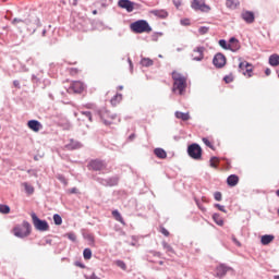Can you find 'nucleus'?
<instances>
[{
    "mask_svg": "<svg viewBox=\"0 0 279 279\" xmlns=\"http://www.w3.org/2000/svg\"><path fill=\"white\" fill-rule=\"evenodd\" d=\"M130 28L134 34H149L151 32V26L146 20H137L131 23Z\"/></svg>",
    "mask_w": 279,
    "mask_h": 279,
    "instance_id": "f257e3e1",
    "label": "nucleus"
},
{
    "mask_svg": "<svg viewBox=\"0 0 279 279\" xmlns=\"http://www.w3.org/2000/svg\"><path fill=\"white\" fill-rule=\"evenodd\" d=\"M13 234L17 236V239L29 236V234H32V225L28 221H23L22 227H14Z\"/></svg>",
    "mask_w": 279,
    "mask_h": 279,
    "instance_id": "f03ea898",
    "label": "nucleus"
},
{
    "mask_svg": "<svg viewBox=\"0 0 279 279\" xmlns=\"http://www.w3.org/2000/svg\"><path fill=\"white\" fill-rule=\"evenodd\" d=\"M202 146L197 143L187 146V156L193 160H202Z\"/></svg>",
    "mask_w": 279,
    "mask_h": 279,
    "instance_id": "7ed1b4c3",
    "label": "nucleus"
},
{
    "mask_svg": "<svg viewBox=\"0 0 279 279\" xmlns=\"http://www.w3.org/2000/svg\"><path fill=\"white\" fill-rule=\"evenodd\" d=\"M32 219H33V226L39 231V232H47V230H49V222H47V220H43L40 218H38V216L33 213L31 215Z\"/></svg>",
    "mask_w": 279,
    "mask_h": 279,
    "instance_id": "20e7f679",
    "label": "nucleus"
},
{
    "mask_svg": "<svg viewBox=\"0 0 279 279\" xmlns=\"http://www.w3.org/2000/svg\"><path fill=\"white\" fill-rule=\"evenodd\" d=\"M191 8L195 12H205L206 14L210 12V5L206 4V0H193Z\"/></svg>",
    "mask_w": 279,
    "mask_h": 279,
    "instance_id": "39448f33",
    "label": "nucleus"
},
{
    "mask_svg": "<svg viewBox=\"0 0 279 279\" xmlns=\"http://www.w3.org/2000/svg\"><path fill=\"white\" fill-rule=\"evenodd\" d=\"M172 80L174 81L172 90H179V95H182L186 89V78L175 77V74H173Z\"/></svg>",
    "mask_w": 279,
    "mask_h": 279,
    "instance_id": "423d86ee",
    "label": "nucleus"
},
{
    "mask_svg": "<svg viewBox=\"0 0 279 279\" xmlns=\"http://www.w3.org/2000/svg\"><path fill=\"white\" fill-rule=\"evenodd\" d=\"M98 116L100 117V119H101L102 123H105V125H110L112 123V122L108 121V119H111V121H114V119H117L116 113H111L106 108L98 110Z\"/></svg>",
    "mask_w": 279,
    "mask_h": 279,
    "instance_id": "0eeeda50",
    "label": "nucleus"
},
{
    "mask_svg": "<svg viewBox=\"0 0 279 279\" xmlns=\"http://www.w3.org/2000/svg\"><path fill=\"white\" fill-rule=\"evenodd\" d=\"M213 64L216 69H223L226 66V56L221 52L215 54Z\"/></svg>",
    "mask_w": 279,
    "mask_h": 279,
    "instance_id": "6e6552de",
    "label": "nucleus"
},
{
    "mask_svg": "<svg viewBox=\"0 0 279 279\" xmlns=\"http://www.w3.org/2000/svg\"><path fill=\"white\" fill-rule=\"evenodd\" d=\"M84 88H86L84 83L80 81H74L69 87L68 93H76L80 95L81 93H84Z\"/></svg>",
    "mask_w": 279,
    "mask_h": 279,
    "instance_id": "1a4fd4ad",
    "label": "nucleus"
},
{
    "mask_svg": "<svg viewBox=\"0 0 279 279\" xmlns=\"http://www.w3.org/2000/svg\"><path fill=\"white\" fill-rule=\"evenodd\" d=\"M97 182L102 186H117V184H119V177H111L109 179L98 178Z\"/></svg>",
    "mask_w": 279,
    "mask_h": 279,
    "instance_id": "9d476101",
    "label": "nucleus"
},
{
    "mask_svg": "<svg viewBox=\"0 0 279 279\" xmlns=\"http://www.w3.org/2000/svg\"><path fill=\"white\" fill-rule=\"evenodd\" d=\"M89 167L93 171H104V169H106V162L95 159L89 162Z\"/></svg>",
    "mask_w": 279,
    "mask_h": 279,
    "instance_id": "9b49d317",
    "label": "nucleus"
},
{
    "mask_svg": "<svg viewBox=\"0 0 279 279\" xmlns=\"http://www.w3.org/2000/svg\"><path fill=\"white\" fill-rule=\"evenodd\" d=\"M239 49H241V44L239 43V39H236L235 37H231L229 39L228 50L232 51L234 53V52L239 51Z\"/></svg>",
    "mask_w": 279,
    "mask_h": 279,
    "instance_id": "f8f14e48",
    "label": "nucleus"
},
{
    "mask_svg": "<svg viewBox=\"0 0 279 279\" xmlns=\"http://www.w3.org/2000/svg\"><path fill=\"white\" fill-rule=\"evenodd\" d=\"M27 126L33 132H40V130H43V124L38 120H29Z\"/></svg>",
    "mask_w": 279,
    "mask_h": 279,
    "instance_id": "ddd939ff",
    "label": "nucleus"
},
{
    "mask_svg": "<svg viewBox=\"0 0 279 279\" xmlns=\"http://www.w3.org/2000/svg\"><path fill=\"white\" fill-rule=\"evenodd\" d=\"M204 47H197L196 49H194V53L198 54H192V58L195 62H202L204 60Z\"/></svg>",
    "mask_w": 279,
    "mask_h": 279,
    "instance_id": "4468645a",
    "label": "nucleus"
},
{
    "mask_svg": "<svg viewBox=\"0 0 279 279\" xmlns=\"http://www.w3.org/2000/svg\"><path fill=\"white\" fill-rule=\"evenodd\" d=\"M132 0H119L118 1V5L122 9V10H126V12H132Z\"/></svg>",
    "mask_w": 279,
    "mask_h": 279,
    "instance_id": "2eb2a0df",
    "label": "nucleus"
},
{
    "mask_svg": "<svg viewBox=\"0 0 279 279\" xmlns=\"http://www.w3.org/2000/svg\"><path fill=\"white\" fill-rule=\"evenodd\" d=\"M241 17L243 19V21H245V23H254L255 16H254V12L252 11H245L241 14Z\"/></svg>",
    "mask_w": 279,
    "mask_h": 279,
    "instance_id": "dca6fc26",
    "label": "nucleus"
},
{
    "mask_svg": "<svg viewBox=\"0 0 279 279\" xmlns=\"http://www.w3.org/2000/svg\"><path fill=\"white\" fill-rule=\"evenodd\" d=\"M227 184H228V186H236V184H239V175L230 174L227 178Z\"/></svg>",
    "mask_w": 279,
    "mask_h": 279,
    "instance_id": "f3484780",
    "label": "nucleus"
},
{
    "mask_svg": "<svg viewBox=\"0 0 279 279\" xmlns=\"http://www.w3.org/2000/svg\"><path fill=\"white\" fill-rule=\"evenodd\" d=\"M150 14H154V16H158V19H167L169 16V13L166 10H151Z\"/></svg>",
    "mask_w": 279,
    "mask_h": 279,
    "instance_id": "a211bd4d",
    "label": "nucleus"
},
{
    "mask_svg": "<svg viewBox=\"0 0 279 279\" xmlns=\"http://www.w3.org/2000/svg\"><path fill=\"white\" fill-rule=\"evenodd\" d=\"M230 267L221 264L218 268H217V275L220 276L221 278H223V276H226V274H228V271H230Z\"/></svg>",
    "mask_w": 279,
    "mask_h": 279,
    "instance_id": "6ab92c4d",
    "label": "nucleus"
},
{
    "mask_svg": "<svg viewBox=\"0 0 279 279\" xmlns=\"http://www.w3.org/2000/svg\"><path fill=\"white\" fill-rule=\"evenodd\" d=\"M240 71H244L246 69V73H252V64L247 61H241L239 63Z\"/></svg>",
    "mask_w": 279,
    "mask_h": 279,
    "instance_id": "aec40b11",
    "label": "nucleus"
},
{
    "mask_svg": "<svg viewBox=\"0 0 279 279\" xmlns=\"http://www.w3.org/2000/svg\"><path fill=\"white\" fill-rule=\"evenodd\" d=\"M66 149H81L82 143L71 140L70 143L65 146Z\"/></svg>",
    "mask_w": 279,
    "mask_h": 279,
    "instance_id": "412c9836",
    "label": "nucleus"
},
{
    "mask_svg": "<svg viewBox=\"0 0 279 279\" xmlns=\"http://www.w3.org/2000/svg\"><path fill=\"white\" fill-rule=\"evenodd\" d=\"M154 154L155 156H157V158H160L161 160H165V158H167V151L162 148H155Z\"/></svg>",
    "mask_w": 279,
    "mask_h": 279,
    "instance_id": "4be33fe9",
    "label": "nucleus"
},
{
    "mask_svg": "<svg viewBox=\"0 0 279 279\" xmlns=\"http://www.w3.org/2000/svg\"><path fill=\"white\" fill-rule=\"evenodd\" d=\"M271 241H274V235L271 234H265L262 236V245H269V243H271Z\"/></svg>",
    "mask_w": 279,
    "mask_h": 279,
    "instance_id": "5701e85b",
    "label": "nucleus"
},
{
    "mask_svg": "<svg viewBox=\"0 0 279 279\" xmlns=\"http://www.w3.org/2000/svg\"><path fill=\"white\" fill-rule=\"evenodd\" d=\"M226 5L230 10H236V8H239V0H227Z\"/></svg>",
    "mask_w": 279,
    "mask_h": 279,
    "instance_id": "b1692460",
    "label": "nucleus"
},
{
    "mask_svg": "<svg viewBox=\"0 0 279 279\" xmlns=\"http://www.w3.org/2000/svg\"><path fill=\"white\" fill-rule=\"evenodd\" d=\"M269 64H270V66H278L279 65V56L278 54H271L269 57Z\"/></svg>",
    "mask_w": 279,
    "mask_h": 279,
    "instance_id": "393cba45",
    "label": "nucleus"
},
{
    "mask_svg": "<svg viewBox=\"0 0 279 279\" xmlns=\"http://www.w3.org/2000/svg\"><path fill=\"white\" fill-rule=\"evenodd\" d=\"M175 117L177 119H181V121H189V119H191V116L189 113H184L182 111H177Z\"/></svg>",
    "mask_w": 279,
    "mask_h": 279,
    "instance_id": "a878e982",
    "label": "nucleus"
},
{
    "mask_svg": "<svg viewBox=\"0 0 279 279\" xmlns=\"http://www.w3.org/2000/svg\"><path fill=\"white\" fill-rule=\"evenodd\" d=\"M22 186H24L25 193H27V195H34V186H32V184L24 182Z\"/></svg>",
    "mask_w": 279,
    "mask_h": 279,
    "instance_id": "bb28decb",
    "label": "nucleus"
},
{
    "mask_svg": "<svg viewBox=\"0 0 279 279\" xmlns=\"http://www.w3.org/2000/svg\"><path fill=\"white\" fill-rule=\"evenodd\" d=\"M141 64L142 66H146V68L154 66V60L149 58H142Z\"/></svg>",
    "mask_w": 279,
    "mask_h": 279,
    "instance_id": "cd10ccee",
    "label": "nucleus"
},
{
    "mask_svg": "<svg viewBox=\"0 0 279 279\" xmlns=\"http://www.w3.org/2000/svg\"><path fill=\"white\" fill-rule=\"evenodd\" d=\"M213 220L215 223H217V226H223V218L219 214H214Z\"/></svg>",
    "mask_w": 279,
    "mask_h": 279,
    "instance_id": "c85d7f7f",
    "label": "nucleus"
},
{
    "mask_svg": "<svg viewBox=\"0 0 279 279\" xmlns=\"http://www.w3.org/2000/svg\"><path fill=\"white\" fill-rule=\"evenodd\" d=\"M83 257L85 260H90V258H93V251L90 248H85L83 251Z\"/></svg>",
    "mask_w": 279,
    "mask_h": 279,
    "instance_id": "c756f323",
    "label": "nucleus"
},
{
    "mask_svg": "<svg viewBox=\"0 0 279 279\" xmlns=\"http://www.w3.org/2000/svg\"><path fill=\"white\" fill-rule=\"evenodd\" d=\"M121 99H123V95L117 94L114 97L111 98V105L117 106Z\"/></svg>",
    "mask_w": 279,
    "mask_h": 279,
    "instance_id": "7c9ffc66",
    "label": "nucleus"
},
{
    "mask_svg": "<svg viewBox=\"0 0 279 279\" xmlns=\"http://www.w3.org/2000/svg\"><path fill=\"white\" fill-rule=\"evenodd\" d=\"M53 222L56 226H62V216L54 214L53 215Z\"/></svg>",
    "mask_w": 279,
    "mask_h": 279,
    "instance_id": "2f4dec72",
    "label": "nucleus"
},
{
    "mask_svg": "<svg viewBox=\"0 0 279 279\" xmlns=\"http://www.w3.org/2000/svg\"><path fill=\"white\" fill-rule=\"evenodd\" d=\"M112 216L117 221H120V223H123V217L121 216V213H119V210H113Z\"/></svg>",
    "mask_w": 279,
    "mask_h": 279,
    "instance_id": "473e14b6",
    "label": "nucleus"
},
{
    "mask_svg": "<svg viewBox=\"0 0 279 279\" xmlns=\"http://www.w3.org/2000/svg\"><path fill=\"white\" fill-rule=\"evenodd\" d=\"M210 167H213L214 169H217L218 165H219V158L217 157H211L210 160Z\"/></svg>",
    "mask_w": 279,
    "mask_h": 279,
    "instance_id": "72a5a7b5",
    "label": "nucleus"
},
{
    "mask_svg": "<svg viewBox=\"0 0 279 279\" xmlns=\"http://www.w3.org/2000/svg\"><path fill=\"white\" fill-rule=\"evenodd\" d=\"M116 265L117 267H120V269H123V271H125V269H128V265H125V262L118 259L116 260Z\"/></svg>",
    "mask_w": 279,
    "mask_h": 279,
    "instance_id": "f704fd0d",
    "label": "nucleus"
},
{
    "mask_svg": "<svg viewBox=\"0 0 279 279\" xmlns=\"http://www.w3.org/2000/svg\"><path fill=\"white\" fill-rule=\"evenodd\" d=\"M0 213H1L2 215H9V213H10V206H8V205H0Z\"/></svg>",
    "mask_w": 279,
    "mask_h": 279,
    "instance_id": "c9c22d12",
    "label": "nucleus"
},
{
    "mask_svg": "<svg viewBox=\"0 0 279 279\" xmlns=\"http://www.w3.org/2000/svg\"><path fill=\"white\" fill-rule=\"evenodd\" d=\"M162 247L163 250H166V252H169L170 254H173V247L171 245H169V243L167 242H162Z\"/></svg>",
    "mask_w": 279,
    "mask_h": 279,
    "instance_id": "e433bc0d",
    "label": "nucleus"
},
{
    "mask_svg": "<svg viewBox=\"0 0 279 279\" xmlns=\"http://www.w3.org/2000/svg\"><path fill=\"white\" fill-rule=\"evenodd\" d=\"M81 116L85 117L86 119H88V121L93 122V113H90V111H82Z\"/></svg>",
    "mask_w": 279,
    "mask_h": 279,
    "instance_id": "4c0bfd02",
    "label": "nucleus"
},
{
    "mask_svg": "<svg viewBox=\"0 0 279 279\" xmlns=\"http://www.w3.org/2000/svg\"><path fill=\"white\" fill-rule=\"evenodd\" d=\"M218 44H219V46H220L222 49L228 50L229 44H228V41H226V39H220V40L218 41Z\"/></svg>",
    "mask_w": 279,
    "mask_h": 279,
    "instance_id": "58836bf2",
    "label": "nucleus"
},
{
    "mask_svg": "<svg viewBox=\"0 0 279 279\" xmlns=\"http://www.w3.org/2000/svg\"><path fill=\"white\" fill-rule=\"evenodd\" d=\"M209 29H210V28L207 27V26H202V27L198 28V32H199V34H201L202 36H204V34H208Z\"/></svg>",
    "mask_w": 279,
    "mask_h": 279,
    "instance_id": "ea45409f",
    "label": "nucleus"
},
{
    "mask_svg": "<svg viewBox=\"0 0 279 279\" xmlns=\"http://www.w3.org/2000/svg\"><path fill=\"white\" fill-rule=\"evenodd\" d=\"M143 9V4L141 3H136V2H132V12H134V10H142Z\"/></svg>",
    "mask_w": 279,
    "mask_h": 279,
    "instance_id": "a19ab883",
    "label": "nucleus"
},
{
    "mask_svg": "<svg viewBox=\"0 0 279 279\" xmlns=\"http://www.w3.org/2000/svg\"><path fill=\"white\" fill-rule=\"evenodd\" d=\"M11 23L12 25H16L17 23H27V20L14 17Z\"/></svg>",
    "mask_w": 279,
    "mask_h": 279,
    "instance_id": "79ce46f5",
    "label": "nucleus"
},
{
    "mask_svg": "<svg viewBox=\"0 0 279 279\" xmlns=\"http://www.w3.org/2000/svg\"><path fill=\"white\" fill-rule=\"evenodd\" d=\"M65 236H68V239L73 242H75L77 239V236L73 232L66 233Z\"/></svg>",
    "mask_w": 279,
    "mask_h": 279,
    "instance_id": "37998d69",
    "label": "nucleus"
},
{
    "mask_svg": "<svg viewBox=\"0 0 279 279\" xmlns=\"http://www.w3.org/2000/svg\"><path fill=\"white\" fill-rule=\"evenodd\" d=\"M214 197H215L216 202H221V199H222L221 192H215Z\"/></svg>",
    "mask_w": 279,
    "mask_h": 279,
    "instance_id": "c03bdc74",
    "label": "nucleus"
},
{
    "mask_svg": "<svg viewBox=\"0 0 279 279\" xmlns=\"http://www.w3.org/2000/svg\"><path fill=\"white\" fill-rule=\"evenodd\" d=\"M203 143L206 145V147H209L210 149H213V144L208 138L203 137Z\"/></svg>",
    "mask_w": 279,
    "mask_h": 279,
    "instance_id": "a18cd8bd",
    "label": "nucleus"
},
{
    "mask_svg": "<svg viewBox=\"0 0 279 279\" xmlns=\"http://www.w3.org/2000/svg\"><path fill=\"white\" fill-rule=\"evenodd\" d=\"M214 206H215V208H218V210H220L221 213H227L226 207L223 205L215 204Z\"/></svg>",
    "mask_w": 279,
    "mask_h": 279,
    "instance_id": "49530a36",
    "label": "nucleus"
},
{
    "mask_svg": "<svg viewBox=\"0 0 279 279\" xmlns=\"http://www.w3.org/2000/svg\"><path fill=\"white\" fill-rule=\"evenodd\" d=\"M232 76H230V75H226L225 77H223V82H226V84H230L231 82H232Z\"/></svg>",
    "mask_w": 279,
    "mask_h": 279,
    "instance_id": "de8ad7c7",
    "label": "nucleus"
},
{
    "mask_svg": "<svg viewBox=\"0 0 279 279\" xmlns=\"http://www.w3.org/2000/svg\"><path fill=\"white\" fill-rule=\"evenodd\" d=\"M181 25H191V21L189 19L181 20Z\"/></svg>",
    "mask_w": 279,
    "mask_h": 279,
    "instance_id": "09e8293b",
    "label": "nucleus"
},
{
    "mask_svg": "<svg viewBox=\"0 0 279 279\" xmlns=\"http://www.w3.org/2000/svg\"><path fill=\"white\" fill-rule=\"evenodd\" d=\"M173 5H175V8H180V5H182V1L181 0H172Z\"/></svg>",
    "mask_w": 279,
    "mask_h": 279,
    "instance_id": "8fccbe9b",
    "label": "nucleus"
},
{
    "mask_svg": "<svg viewBox=\"0 0 279 279\" xmlns=\"http://www.w3.org/2000/svg\"><path fill=\"white\" fill-rule=\"evenodd\" d=\"M160 232L163 236H169V231L166 228H161Z\"/></svg>",
    "mask_w": 279,
    "mask_h": 279,
    "instance_id": "3c124183",
    "label": "nucleus"
},
{
    "mask_svg": "<svg viewBox=\"0 0 279 279\" xmlns=\"http://www.w3.org/2000/svg\"><path fill=\"white\" fill-rule=\"evenodd\" d=\"M76 267H81V269H86V265L82 264L81 262L75 263Z\"/></svg>",
    "mask_w": 279,
    "mask_h": 279,
    "instance_id": "603ef678",
    "label": "nucleus"
},
{
    "mask_svg": "<svg viewBox=\"0 0 279 279\" xmlns=\"http://www.w3.org/2000/svg\"><path fill=\"white\" fill-rule=\"evenodd\" d=\"M59 180L62 182V184H68L66 179L63 175H60Z\"/></svg>",
    "mask_w": 279,
    "mask_h": 279,
    "instance_id": "864d4df0",
    "label": "nucleus"
},
{
    "mask_svg": "<svg viewBox=\"0 0 279 279\" xmlns=\"http://www.w3.org/2000/svg\"><path fill=\"white\" fill-rule=\"evenodd\" d=\"M233 242L235 243V245H238V247H241V242H239V240H236V238H233Z\"/></svg>",
    "mask_w": 279,
    "mask_h": 279,
    "instance_id": "5fc2aeb1",
    "label": "nucleus"
},
{
    "mask_svg": "<svg viewBox=\"0 0 279 279\" xmlns=\"http://www.w3.org/2000/svg\"><path fill=\"white\" fill-rule=\"evenodd\" d=\"M13 86H15V88H20L21 83H19V81H14V82H13Z\"/></svg>",
    "mask_w": 279,
    "mask_h": 279,
    "instance_id": "6e6d98bb",
    "label": "nucleus"
},
{
    "mask_svg": "<svg viewBox=\"0 0 279 279\" xmlns=\"http://www.w3.org/2000/svg\"><path fill=\"white\" fill-rule=\"evenodd\" d=\"M154 256H157L158 258H161L162 253H161V252H155V253H154Z\"/></svg>",
    "mask_w": 279,
    "mask_h": 279,
    "instance_id": "4d7b16f0",
    "label": "nucleus"
},
{
    "mask_svg": "<svg viewBox=\"0 0 279 279\" xmlns=\"http://www.w3.org/2000/svg\"><path fill=\"white\" fill-rule=\"evenodd\" d=\"M265 74H266V75H271V69L267 68V69L265 70Z\"/></svg>",
    "mask_w": 279,
    "mask_h": 279,
    "instance_id": "13d9d810",
    "label": "nucleus"
},
{
    "mask_svg": "<svg viewBox=\"0 0 279 279\" xmlns=\"http://www.w3.org/2000/svg\"><path fill=\"white\" fill-rule=\"evenodd\" d=\"M135 138H136V134H134V133L129 136V141H133Z\"/></svg>",
    "mask_w": 279,
    "mask_h": 279,
    "instance_id": "bf43d9fd",
    "label": "nucleus"
},
{
    "mask_svg": "<svg viewBox=\"0 0 279 279\" xmlns=\"http://www.w3.org/2000/svg\"><path fill=\"white\" fill-rule=\"evenodd\" d=\"M70 193H72V194L77 193V189H76V187H72V189L70 190Z\"/></svg>",
    "mask_w": 279,
    "mask_h": 279,
    "instance_id": "052dcab7",
    "label": "nucleus"
},
{
    "mask_svg": "<svg viewBox=\"0 0 279 279\" xmlns=\"http://www.w3.org/2000/svg\"><path fill=\"white\" fill-rule=\"evenodd\" d=\"M128 62H129V64H130V68L133 69L134 65L132 64V59L129 58V59H128Z\"/></svg>",
    "mask_w": 279,
    "mask_h": 279,
    "instance_id": "680f3d73",
    "label": "nucleus"
},
{
    "mask_svg": "<svg viewBox=\"0 0 279 279\" xmlns=\"http://www.w3.org/2000/svg\"><path fill=\"white\" fill-rule=\"evenodd\" d=\"M196 204H197L198 208H201V210H205V209L203 208V206L199 205V201H196Z\"/></svg>",
    "mask_w": 279,
    "mask_h": 279,
    "instance_id": "e2e57ef3",
    "label": "nucleus"
},
{
    "mask_svg": "<svg viewBox=\"0 0 279 279\" xmlns=\"http://www.w3.org/2000/svg\"><path fill=\"white\" fill-rule=\"evenodd\" d=\"M80 0H73V2H72V5H77V2H78Z\"/></svg>",
    "mask_w": 279,
    "mask_h": 279,
    "instance_id": "0e129e2a",
    "label": "nucleus"
},
{
    "mask_svg": "<svg viewBox=\"0 0 279 279\" xmlns=\"http://www.w3.org/2000/svg\"><path fill=\"white\" fill-rule=\"evenodd\" d=\"M173 75H175V77H182V76H180V74H178V73H175V72L172 73V76H173Z\"/></svg>",
    "mask_w": 279,
    "mask_h": 279,
    "instance_id": "69168bd1",
    "label": "nucleus"
},
{
    "mask_svg": "<svg viewBox=\"0 0 279 279\" xmlns=\"http://www.w3.org/2000/svg\"><path fill=\"white\" fill-rule=\"evenodd\" d=\"M46 34H47V29H44L41 33V36H46Z\"/></svg>",
    "mask_w": 279,
    "mask_h": 279,
    "instance_id": "338daca9",
    "label": "nucleus"
},
{
    "mask_svg": "<svg viewBox=\"0 0 279 279\" xmlns=\"http://www.w3.org/2000/svg\"><path fill=\"white\" fill-rule=\"evenodd\" d=\"M275 279H279V275L275 276Z\"/></svg>",
    "mask_w": 279,
    "mask_h": 279,
    "instance_id": "774afa93",
    "label": "nucleus"
}]
</instances>
